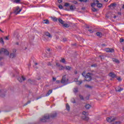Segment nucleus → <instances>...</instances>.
Returning a JSON list of instances; mask_svg holds the SVG:
<instances>
[{
    "label": "nucleus",
    "mask_w": 124,
    "mask_h": 124,
    "mask_svg": "<svg viewBox=\"0 0 124 124\" xmlns=\"http://www.w3.org/2000/svg\"><path fill=\"white\" fill-rule=\"evenodd\" d=\"M116 120V118L111 117H108L107 118V121L108 122V123H112V122H114Z\"/></svg>",
    "instance_id": "0eeeda50"
},
{
    "label": "nucleus",
    "mask_w": 124,
    "mask_h": 124,
    "mask_svg": "<svg viewBox=\"0 0 124 124\" xmlns=\"http://www.w3.org/2000/svg\"><path fill=\"white\" fill-rule=\"evenodd\" d=\"M115 90L116 92H122V91H123L124 89L120 87H117L115 88Z\"/></svg>",
    "instance_id": "4468645a"
},
{
    "label": "nucleus",
    "mask_w": 124,
    "mask_h": 124,
    "mask_svg": "<svg viewBox=\"0 0 124 124\" xmlns=\"http://www.w3.org/2000/svg\"><path fill=\"white\" fill-rule=\"evenodd\" d=\"M118 14H119V15H121V13H118Z\"/></svg>",
    "instance_id": "338daca9"
},
{
    "label": "nucleus",
    "mask_w": 124,
    "mask_h": 124,
    "mask_svg": "<svg viewBox=\"0 0 124 124\" xmlns=\"http://www.w3.org/2000/svg\"><path fill=\"white\" fill-rule=\"evenodd\" d=\"M56 82H57V83H60V80H57Z\"/></svg>",
    "instance_id": "6e6d98bb"
},
{
    "label": "nucleus",
    "mask_w": 124,
    "mask_h": 124,
    "mask_svg": "<svg viewBox=\"0 0 124 124\" xmlns=\"http://www.w3.org/2000/svg\"><path fill=\"white\" fill-rule=\"evenodd\" d=\"M51 20H53L54 21V22H57V21H58V18H57V17H51Z\"/></svg>",
    "instance_id": "5701e85b"
},
{
    "label": "nucleus",
    "mask_w": 124,
    "mask_h": 124,
    "mask_svg": "<svg viewBox=\"0 0 124 124\" xmlns=\"http://www.w3.org/2000/svg\"><path fill=\"white\" fill-rule=\"evenodd\" d=\"M59 8H60V9H62V5H59Z\"/></svg>",
    "instance_id": "ea45409f"
},
{
    "label": "nucleus",
    "mask_w": 124,
    "mask_h": 124,
    "mask_svg": "<svg viewBox=\"0 0 124 124\" xmlns=\"http://www.w3.org/2000/svg\"><path fill=\"white\" fill-rule=\"evenodd\" d=\"M82 115L83 116L81 117L82 120H85V121H88V120H89V117H88V116H89V113L88 112L83 111Z\"/></svg>",
    "instance_id": "f03ea898"
},
{
    "label": "nucleus",
    "mask_w": 124,
    "mask_h": 124,
    "mask_svg": "<svg viewBox=\"0 0 124 124\" xmlns=\"http://www.w3.org/2000/svg\"><path fill=\"white\" fill-rule=\"evenodd\" d=\"M79 1L81 2H87L88 1V0H79Z\"/></svg>",
    "instance_id": "e433bc0d"
},
{
    "label": "nucleus",
    "mask_w": 124,
    "mask_h": 124,
    "mask_svg": "<svg viewBox=\"0 0 124 124\" xmlns=\"http://www.w3.org/2000/svg\"><path fill=\"white\" fill-rule=\"evenodd\" d=\"M17 80L18 81H19V82L21 83V82H23V81L26 80V78H25V77H24V76H22L21 77H18L17 78Z\"/></svg>",
    "instance_id": "9b49d317"
},
{
    "label": "nucleus",
    "mask_w": 124,
    "mask_h": 124,
    "mask_svg": "<svg viewBox=\"0 0 124 124\" xmlns=\"http://www.w3.org/2000/svg\"><path fill=\"white\" fill-rule=\"evenodd\" d=\"M15 1L16 3H19L21 1V0H15Z\"/></svg>",
    "instance_id": "4c0bfd02"
},
{
    "label": "nucleus",
    "mask_w": 124,
    "mask_h": 124,
    "mask_svg": "<svg viewBox=\"0 0 124 124\" xmlns=\"http://www.w3.org/2000/svg\"><path fill=\"white\" fill-rule=\"evenodd\" d=\"M47 64L48 65H51V62H49Z\"/></svg>",
    "instance_id": "8fccbe9b"
},
{
    "label": "nucleus",
    "mask_w": 124,
    "mask_h": 124,
    "mask_svg": "<svg viewBox=\"0 0 124 124\" xmlns=\"http://www.w3.org/2000/svg\"><path fill=\"white\" fill-rule=\"evenodd\" d=\"M8 37V36L5 37L4 39H5V40H8L9 39Z\"/></svg>",
    "instance_id": "a19ab883"
},
{
    "label": "nucleus",
    "mask_w": 124,
    "mask_h": 124,
    "mask_svg": "<svg viewBox=\"0 0 124 124\" xmlns=\"http://www.w3.org/2000/svg\"><path fill=\"white\" fill-rule=\"evenodd\" d=\"M109 75L110 77H112V78H115V77H116V75L114 73H110Z\"/></svg>",
    "instance_id": "2eb2a0df"
},
{
    "label": "nucleus",
    "mask_w": 124,
    "mask_h": 124,
    "mask_svg": "<svg viewBox=\"0 0 124 124\" xmlns=\"http://www.w3.org/2000/svg\"><path fill=\"white\" fill-rule=\"evenodd\" d=\"M67 82V79L65 78V76H63L61 80V83L62 84H64Z\"/></svg>",
    "instance_id": "1a4fd4ad"
},
{
    "label": "nucleus",
    "mask_w": 124,
    "mask_h": 124,
    "mask_svg": "<svg viewBox=\"0 0 124 124\" xmlns=\"http://www.w3.org/2000/svg\"><path fill=\"white\" fill-rule=\"evenodd\" d=\"M85 79L84 81H91L92 80V74L90 73L87 74L86 76L85 77Z\"/></svg>",
    "instance_id": "20e7f679"
},
{
    "label": "nucleus",
    "mask_w": 124,
    "mask_h": 124,
    "mask_svg": "<svg viewBox=\"0 0 124 124\" xmlns=\"http://www.w3.org/2000/svg\"><path fill=\"white\" fill-rule=\"evenodd\" d=\"M105 51H106V52H107L108 53H114L115 52L114 49L110 48H106L105 49Z\"/></svg>",
    "instance_id": "423d86ee"
},
{
    "label": "nucleus",
    "mask_w": 124,
    "mask_h": 124,
    "mask_svg": "<svg viewBox=\"0 0 124 124\" xmlns=\"http://www.w3.org/2000/svg\"><path fill=\"white\" fill-rule=\"evenodd\" d=\"M50 117L51 118H55V117H57V113L54 112V113L51 115Z\"/></svg>",
    "instance_id": "b1692460"
},
{
    "label": "nucleus",
    "mask_w": 124,
    "mask_h": 124,
    "mask_svg": "<svg viewBox=\"0 0 124 124\" xmlns=\"http://www.w3.org/2000/svg\"><path fill=\"white\" fill-rule=\"evenodd\" d=\"M82 76H84L85 75V72H83L82 74Z\"/></svg>",
    "instance_id": "3c124183"
},
{
    "label": "nucleus",
    "mask_w": 124,
    "mask_h": 124,
    "mask_svg": "<svg viewBox=\"0 0 124 124\" xmlns=\"http://www.w3.org/2000/svg\"><path fill=\"white\" fill-rule=\"evenodd\" d=\"M70 10H74V9H76V8L75 7V6L71 5L70 6Z\"/></svg>",
    "instance_id": "393cba45"
},
{
    "label": "nucleus",
    "mask_w": 124,
    "mask_h": 124,
    "mask_svg": "<svg viewBox=\"0 0 124 124\" xmlns=\"http://www.w3.org/2000/svg\"><path fill=\"white\" fill-rule=\"evenodd\" d=\"M65 69V67H63L62 65H60L59 67V70H63Z\"/></svg>",
    "instance_id": "a878e982"
},
{
    "label": "nucleus",
    "mask_w": 124,
    "mask_h": 124,
    "mask_svg": "<svg viewBox=\"0 0 124 124\" xmlns=\"http://www.w3.org/2000/svg\"><path fill=\"white\" fill-rule=\"evenodd\" d=\"M117 80H118V81H122V79L121 78V77L118 78Z\"/></svg>",
    "instance_id": "37998d69"
},
{
    "label": "nucleus",
    "mask_w": 124,
    "mask_h": 124,
    "mask_svg": "<svg viewBox=\"0 0 124 124\" xmlns=\"http://www.w3.org/2000/svg\"><path fill=\"white\" fill-rule=\"evenodd\" d=\"M38 64L37 63V62H36V63H35V65L36 66V65H37Z\"/></svg>",
    "instance_id": "4d7b16f0"
},
{
    "label": "nucleus",
    "mask_w": 124,
    "mask_h": 124,
    "mask_svg": "<svg viewBox=\"0 0 124 124\" xmlns=\"http://www.w3.org/2000/svg\"><path fill=\"white\" fill-rule=\"evenodd\" d=\"M113 18H117V16H114L113 17Z\"/></svg>",
    "instance_id": "69168bd1"
},
{
    "label": "nucleus",
    "mask_w": 124,
    "mask_h": 124,
    "mask_svg": "<svg viewBox=\"0 0 124 124\" xmlns=\"http://www.w3.org/2000/svg\"><path fill=\"white\" fill-rule=\"evenodd\" d=\"M63 41H66V38H64V39H63Z\"/></svg>",
    "instance_id": "5fc2aeb1"
},
{
    "label": "nucleus",
    "mask_w": 124,
    "mask_h": 124,
    "mask_svg": "<svg viewBox=\"0 0 124 124\" xmlns=\"http://www.w3.org/2000/svg\"><path fill=\"white\" fill-rule=\"evenodd\" d=\"M116 5H117L116 3H112L110 4V5L108 6V7H116Z\"/></svg>",
    "instance_id": "f3484780"
},
{
    "label": "nucleus",
    "mask_w": 124,
    "mask_h": 124,
    "mask_svg": "<svg viewBox=\"0 0 124 124\" xmlns=\"http://www.w3.org/2000/svg\"><path fill=\"white\" fill-rule=\"evenodd\" d=\"M74 93H78V88H75L74 89Z\"/></svg>",
    "instance_id": "c756f323"
},
{
    "label": "nucleus",
    "mask_w": 124,
    "mask_h": 124,
    "mask_svg": "<svg viewBox=\"0 0 124 124\" xmlns=\"http://www.w3.org/2000/svg\"><path fill=\"white\" fill-rule=\"evenodd\" d=\"M27 103H28V104H29V103H31V101H28Z\"/></svg>",
    "instance_id": "13d9d810"
},
{
    "label": "nucleus",
    "mask_w": 124,
    "mask_h": 124,
    "mask_svg": "<svg viewBox=\"0 0 124 124\" xmlns=\"http://www.w3.org/2000/svg\"><path fill=\"white\" fill-rule=\"evenodd\" d=\"M104 1L107 2V1H108V0H104Z\"/></svg>",
    "instance_id": "0e129e2a"
},
{
    "label": "nucleus",
    "mask_w": 124,
    "mask_h": 124,
    "mask_svg": "<svg viewBox=\"0 0 124 124\" xmlns=\"http://www.w3.org/2000/svg\"><path fill=\"white\" fill-rule=\"evenodd\" d=\"M64 6H66V7L69 6V3H65Z\"/></svg>",
    "instance_id": "58836bf2"
},
{
    "label": "nucleus",
    "mask_w": 124,
    "mask_h": 124,
    "mask_svg": "<svg viewBox=\"0 0 124 124\" xmlns=\"http://www.w3.org/2000/svg\"><path fill=\"white\" fill-rule=\"evenodd\" d=\"M52 79L53 81H56V80H57V78H53Z\"/></svg>",
    "instance_id": "49530a36"
},
{
    "label": "nucleus",
    "mask_w": 124,
    "mask_h": 124,
    "mask_svg": "<svg viewBox=\"0 0 124 124\" xmlns=\"http://www.w3.org/2000/svg\"><path fill=\"white\" fill-rule=\"evenodd\" d=\"M59 22L62 25L64 24V21L61 19H59Z\"/></svg>",
    "instance_id": "bb28decb"
},
{
    "label": "nucleus",
    "mask_w": 124,
    "mask_h": 124,
    "mask_svg": "<svg viewBox=\"0 0 124 124\" xmlns=\"http://www.w3.org/2000/svg\"><path fill=\"white\" fill-rule=\"evenodd\" d=\"M91 66H92V67H93L95 66V65H92Z\"/></svg>",
    "instance_id": "864d4df0"
},
{
    "label": "nucleus",
    "mask_w": 124,
    "mask_h": 124,
    "mask_svg": "<svg viewBox=\"0 0 124 124\" xmlns=\"http://www.w3.org/2000/svg\"><path fill=\"white\" fill-rule=\"evenodd\" d=\"M124 41V39H120V42H123Z\"/></svg>",
    "instance_id": "a18cd8bd"
},
{
    "label": "nucleus",
    "mask_w": 124,
    "mask_h": 124,
    "mask_svg": "<svg viewBox=\"0 0 124 124\" xmlns=\"http://www.w3.org/2000/svg\"><path fill=\"white\" fill-rule=\"evenodd\" d=\"M21 11H22V9H20V8L19 7H16L15 8L14 13H15V14L17 15V14H19V13H20Z\"/></svg>",
    "instance_id": "39448f33"
},
{
    "label": "nucleus",
    "mask_w": 124,
    "mask_h": 124,
    "mask_svg": "<svg viewBox=\"0 0 124 124\" xmlns=\"http://www.w3.org/2000/svg\"><path fill=\"white\" fill-rule=\"evenodd\" d=\"M72 103H76V102L75 101V100H74L72 101Z\"/></svg>",
    "instance_id": "09e8293b"
},
{
    "label": "nucleus",
    "mask_w": 124,
    "mask_h": 124,
    "mask_svg": "<svg viewBox=\"0 0 124 124\" xmlns=\"http://www.w3.org/2000/svg\"><path fill=\"white\" fill-rule=\"evenodd\" d=\"M3 96H4V95H1V97H3Z\"/></svg>",
    "instance_id": "680f3d73"
},
{
    "label": "nucleus",
    "mask_w": 124,
    "mask_h": 124,
    "mask_svg": "<svg viewBox=\"0 0 124 124\" xmlns=\"http://www.w3.org/2000/svg\"><path fill=\"white\" fill-rule=\"evenodd\" d=\"M43 24H46V25H49L50 24V22L48 19H45L43 21Z\"/></svg>",
    "instance_id": "ddd939ff"
},
{
    "label": "nucleus",
    "mask_w": 124,
    "mask_h": 124,
    "mask_svg": "<svg viewBox=\"0 0 124 124\" xmlns=\"http://www.w3.org/2000/svg\"><path fill=\"white\" fill-rule=\"evenodd\" d=\"M62 0H58V2L59 3H61V2H62Z\"/></svg>",
    "instance_id": "de8ad7c7"
},
{
    "label": "nucleus",
    "mask_w": 124,
    "mask_h": 124,
    "mask_svg": "<svg viewBox=\"0 0 124 124\" xmlns=\"http://www.w3.org/2000/svg\"><path fill=\"white\" fill-rule=\"evenodd\" d=\"M85 88H87V89H92V87L89 85H86Z\"/></svg>",
    "instance_id": "c9c22d12"
},
{
    "label": "nucleus",
    "mask_w": 124,
    "mask_h": 124,
    "mask_svg": "<svg viewBox=\"0 0 124 124\" xmlns=\"http://www.w3.org/2000/svg\"><path fill=\"white\" fill-rule=\"evenodd\" d=\"M92 11L93 12H96L97 11V9L94 8V7H92Z\"/></svg>",
    "instance_id": "2f4dec72"
},
{
    "label": "nucleus",
    "mask_w": 124,
    "mask_h": 124,
    "mask_svg": "<svg viewBox=\"0 0 124 124\" xmlns=\"http://www.w3.org/2000/svg\"><path fill=\"white\" fill-rule=\"evenodd\" d=\"M0 43L1 44H4V41H3V39L2 38H0Z\"/></svg>",
    "instance_id": "c85d7f7f"
},
{
    "label": "nucleus",
    "mask_w": 124,
    "mask_h": 124,
    "mask_svg": "<svg viewBox=\"0 0 124 124\" xmlns=\"http://www.w3.org/2000/svg\"><path fill=\"white\" fill-rule=\"evenodd\" d=\"M56 65L58 66V67H59L61 65V64H60V63H57Z\"/></svg>",
    "instance_id": "c03bdc74"
},
{
    "label": "nucleus",
    "mask_w": 124,
    "mask_h": 124,
    "mask_svg": "<svg viewBox=\"0 0 124 124\" xmlns=\"http://www.w3.org/2000/svg\"><path fill=\"white\" fill-rule=\"evenodd\" d=\"M88 31H90V32H91V33H93V31L92 30H89Z\"/></svg>",
    "instance_id": "79ce46f5"
},
{
    "label": "nucleus",
    "mask_w": 124,
    "mask_h": 124,
    "mask_svg": "<svg viewBox=\"0 0 124 124\" xmlns=\"http://www.w3.org/2000/svg\"><path fill=\"white\" fill-rule=\"evenodd\" d=\"M97 36H98V37H102V33L101 32H98L96 33Z\"/></svg>",
    "instance_id": "aec40b11"
},
{
    "label": "nucleus",
    "mask_w": 124,
    "mask_h": 124,
    "mask_svg": "<svg viewBox=\"0 0 124 124\" xmlns=\"http://www.w3.org/2000/svg\"><path fill=\"white\" fill-rule=\"evenodd\" d=\"M66 108L68 111H69L70 110V107H69L68 104H67L66 105Z\"/></svg>",
    "instance_id": "cd10ccee"
},
{
    "label": "nucleus",
    "mask_w": 124,
    "mask_h": 124,
    "mask_svg": "<svg viewBox=\"0 0 124 124\" xmlns=\"http://www.w3.org/2000/svg\"><path fill=\"white\" fill-rule=\"evenodd\" d=\"M50 119V115L49 114H45L40 120V121L42 123H45L46 122L47 120Z\"/></svg>",
    "instance_id": "f257e3e1"
},
{
    "label": "nucleus",
    "mask_w": 124,
    "mask_h": 124,
    "mask_svg": "<svg viewBox=\"0 0 124 124\" xmlns=\"http://www.w3.org/2000/svg\"><path fill=\"white\" fill-rule=\"evenodd\" d=\"M100 58H101V59H102V58H103V56H100Z\"/></svg>",
    "instance_id": "052dcab7"
},
{
    "label": "nucleus",
    "mask_w": 124,
    "mask_h": 124,
    "mask_svg": "<svg viewBox=\"0 0 124 124\" xmlns=\"http://www.w3.org/2000/svg\"><path fill=\"white\" fill-rule=\"evenodd\" d=\"M16 57V54L15 53H11L10 55V58L11 59H13V58H15Z\"/></svg>",
    "instance_id": "6ab92c4d"
},
{
    "label": "nucleus",
    "mask_w": 124,
    "mask_h": 124,
    "mask_svg": "<svg viewBox=\"0 0 124 124\" xmlns=\"http://www.w3.org/2000/svg\"><path fill=\"white\" fill-rule=\"evenodd\" d=\"M52 93H53L52 90H49L48 93L46 94V96H49V95H50V94Z\"/></svg>",
    "instance_id": "a211bd4d"
},
{
    "label": "nucleus",
    "mask_w": 124,
    "mask_h": 124,
    "mask_svg": "<svg viewBox=\"0 0 124 124\" xmlns=\"http://www.w3.org/2000/svg\"><path fill=\"white\" fill-rule=\"evenodd\" d=\"M75 74H77V71L75 72Z\"/></svg>",
    "instance_id": "e2e57ef3"
},
{
    "label": "nucleus",
    "mask_w": 124,
    "mask_h": 124,
    "mask_svg": "<svg viewBox=\"0 0 124 124\" xmlns=\"http://www.w3.org/2000/svg\"><path fill=\"white\" fill-rule=\"evenodd\" d=\"M74 3H75V4H77V1H75Z\"/></svg>",
    "instance_id": "603ef678"
},
{
    "label": "nucleus",
    "mask_w": 124,
    "mask_h": 124,
    "mask_svg": "<svg viewBox=\"0 0 124 124\" xmlns=\"http://www.w3.org/2000/svg\"><path fill=\"white\" fill-rule=\"evenodd\" d=\"M123 51H124V47H123Z\"/></svg>",
    "instance_id": "774afa93"
},
{
    "label": "nucleus",
    "mask_w": 124,
    "mask_h": 124,
    "mask_svg": "<svg viewBox=\"0 0 124 124\" xmlns=\"http://www.w3.org/2000/svg\"><path fill=\"white\" fill-rule=\"evenodd\" d=\"M99 2V1H98V0H94L93 2L91 3L92 7H94L96 4H97Z\"/></svg>",
    "instance_id": "9d476101"
},
{
    "label": "nucleus",
    "mask_w": 124,
    "mask_h": 124,
    "mask_svg": "<svg viewBox=\"0 0 124 124\" xmlns=\"http://www.w3.org/2000/svg\"><path fill=\"white\" fill-rule=\"evenodd\" d=\"M0 54H4L6 56H8V55H9V52L4 48H1L0 50Z\"/></svg>",
    "instance_id": "7ed1b4c3"
},
{
    "label": "nucleus",
    "mask_w": 124,
    "mask_h": 124,
    "mask_svg": "<svg viewBox=\"0 0 124 124\" xmlns=\"http://www.w3.org/2000/svg\"><path fill=\"white\" fill-rule=\"evenodd\" d=\"M45 35L46 36H47V37L48 38H52V37H53V36L52 35V34H50L49 33V32H46L45 33Z\"/></svg>",
    "instance_id": "f8f14e48"
},
{
    "label": "nucleus",
    "mask_w": 124,
    "mask_h": 124,
    "mask_svg": "<svg viewBox=\"0 0 124 124\" xmlns=\"http://www.w3.org/2000/svg\"><path fill=\"white\" fill-rule=\"evenodd\" d=\"M97 7L100 8L102 6V4L98 3L97 4Z\"/></svg>",
    "instance_id": "f704fd0d"
},
{
    "label": "nucleus",
    "mask_w": 124,
    "mask_h": 124,
    "mask_svg": "<svg viewBox=\"0 0 124 124\" xmlns=\"http://www.w3.org/2000/svg\"><path fill=\"white\" fill-rule=\"evenodd\" d=\"M122 8L124 9V4L123 5Z\"/></svg>",
    "instance_id": "bf43d9fd"
},
{
    "label": "nucleus",
    "mask_w": 124,
    "mask_h": 124,
    "mask_svg": "<svg viewBox=\"0 0 124 124\" xmlns=\"http://www.w3.org/2000/svg\"><path fill=\"white\" fill-rule=\"evenodd\" d=\"M74 81L76 82L77 85H81V84H82V80H78V78H75L74 80Z\"/></svg>",
    "instance_id": "6e6552de"
},
{
    "label": "nucleus",
    "mask_w": 124,
    "mask_h": 124,
    "mask_svg": "<svg viewBox=\"0 0 124 124\" xmlns=\"http://www.w3.org/2000/svg\"><path fill=\"white\" fill-rule=\"evenodd\" d=\"M91 107H92V106H91V105H90L89 104H87L85 106V108H86V109H90V108H91Z\"/></svg>",
    "instance_id": "dca6fc26"
},
{
    "label": "nucleus",
    "mask_w": 124,
    "mask_h": 124,
    "mask_svg": "<svg viewBox=\"0 0 124 124\" xmlns=\"http://www.w3.org/2000/svg\"><path fill=\"white\" fill-rule=\"evenodd\" d=\"M63 27H64L65 28H68L69 27V24H63Z\"/></svg>",
    "instance_id": "473e14b6"
},
{
    "label": "nucleus",
    "mask_w": 124,
    "mask_h": 124,
    "mask_svg": "<svg viewBox=\"0 0 124 124\" xmlns=\"http://www.w3.org/2000/svg\"><path fill=\"white\" fill-rule=\"evenodd\" d=\"M113 62H116V63H120V61H119V60L116 59H113L112 60Z\"/></svg>",
    "instance_id": "412c9836"
},
{
    "label": "nucleus",
    "mask_w": 124,
    "mask_h": 124,
    "mask_svg": "<svg viewBox=\"0 0 124 124\" xmlns=\"http://www.w3.org/2000/svg\"><path fill=\"white\" fill-rule=\"evenodd\" d=\"M71 67L69 66H65V69L66 70H71Z\"/></svg>",
    "instance_id": "4be33fe9"
},
{
    "label": "nucleus",
    "mask_w": 124,
    "mask_h": 124,
    "mask_svg": "<svg viewBox=\"0 0 124 124\" xmlns=\"http://www.w3.org/2000/svg\"><path fill=\"white\" fill-rule=\"evenodd\" d=\"M61 62H62V63H64L65 62V59H64V58H62L61 60H60Z\"/></svg>",
    "instance_id": "7c9ffc66"
},
{
    "label": "nucleus",
    "mask_w": 124,
    "mask_h": 124,
    "mask_svg": "<svg viewBox=\"0 0 124 124\" xmlns=\"http://www.w3.org/2000/svg\"><path fill=\"white\" fill-rule=\"evenodd\" d=\"M79 98H80V99H81V100H84V96H83V95L79 94Z\"/></svg>",
    "instance_id": "72a5a7b5"
}]
</instances>
